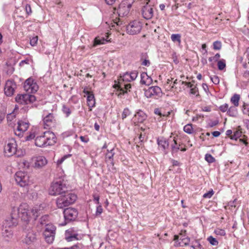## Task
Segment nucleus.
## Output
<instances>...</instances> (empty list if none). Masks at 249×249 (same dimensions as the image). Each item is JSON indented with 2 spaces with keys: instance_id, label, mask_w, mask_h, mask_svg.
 Listing matches in <instances>:
<instances>
[{
  "instance_id": "obj_10",
  "label": "nucleus",
  "mask_w": 249,
  "mask_h": 249,
  "mask_svg": "<svg viewBox=\"0 0 249 249\" xmlns=\"http://www.w3.org/2000/svg\"><path fill=\"white\" fill-rule=\"evenodd\" d=\"M16 101L20 104H28L34 102L36 100V97L31 94H18L16 98Z\"/></svg>"
},
{
  "instance_id": "obj_36",
  "label": "nucleus",
  "mask_w": 249,
  "mask_h": 249,
  "mask_svg": "<svg viewBox=\"0 0 249 249\" xmlns=\"http://www.w3.org/2000/svg\"><path fill=\"white\" fill-rule=\"evenodd\" d=\"M227 113L229 115L232 117H235L236 116L237 112V109L233 107H231L228 108Z\"/></svg>"
},
{
  "instance_id": "obj_35",
  "label": "nucleus",
  "mask_w": 249,
  "mask_h": 249,
  "mask_svg": "<svg viewBox=\"0 0 249 249\" xmlns=\"http://www.w3.org/2000/svg\"><path fill=\"white\" fill-rule=\"evenodd\" d=\"M171 39L174 42H178V44L181 43V35L180 34H172Z\"/></svg>"
},
{
  "instance_id": "obj_22",
  "label": "nucleus",
  "mask_w": 249,
  "mask_h": 249,
  "mask_svg": "<svg viewBox=\"0 0 249 249\" xmlns=\"http://www.w3.org/2000/svg\"><path fill=\"white\" fill-rule=\"evenodd\" d=\"M146 117L147 116L145 113L143 111L139 110L134 115L132 121L135 124L142 123L146 119Z\"/></svg>"
},
{
  "instance_id": "obj_13",
  "label": "nucleus",
  "mask_w": 249,
  "mask_h": 249,
  "mask_svg": "<svg viewBox=\"0 0 249 249\" xmlns=\"http://www.w3.org/2000/svg\"><path fill=\"white\" fill-rule=\"evenodd\" d=\"M24 89L28 93H35L37 90L38 87L32 78H29L24 82Z\"/></svg>"
},
{
  "instance_id": "obj_25",
  "label": "nucleus",
  "mask_w": 249,
  "mask_h": 249,
  "mask_svg": "<svg viewBox=\"0 0 249 249\" xmlns=\"http://www.w3.org/2000/svg\"><path fill=\"white\" fill-rule=\"evenodd\" d=\"M36 234L33 231H29L23 239L22 241L26 244L30 245L36 240Z\"/></svg>"
},
{
  "instance_id": "obj_2",
  "label": "nucleus",
  "mask_w": 249,
  "mask_h": 249,
  "mask_svg": "<svg viewBox=\"0 0 249 249\" xmlns=\"http://www.w3.org/2000/svg\"><path fill=\"white\" fill-rule=\"evenodd\" d=\"M77 198V196L75 194L67 191L56 198V206L59 209H63L73 204L76 200Z\"/></svg>"
},
{
  "instance_id": "obj_32",
  "label": "nucleus",
  "mask_w": 249,
  "mask_h": 249,
  "mask_svg": "<svg viewBox=\"0 0 249 249\" xmlns=\"http://www.w3.org/2000/svg\"><path fill=\"white\" fill-rule=\"evenodd\" d=\"M69 231H67L66 232V236L65 239L68 242H70L73 240H76L78 239L77 234H72L71 235H69Z\"/></svg>"
},
{
  "instance_id": "obj_48",
  "label": "nucleus",
  "mask_w": 249,
  "mask_h": 249,
  "mask_svg": "<svg viewBox=\"0 0 249 249\" xmlns=\"http://www.w3.org/2000/svg\"><path fill=\"white\" fill-rule=\"evenodd\" d=\"M220 57V54L217 53L214 56L209 57V61L210 62H212V61H214V62L217 61L218 62Z\"/></svg>"
},
{
  "instance_id": "obj_20",
  "label": "nucleus",
  "mask_w": 249,
  "mask_h": 249,
  "mask_svg": "<svg viewBox=\"0 0 249 249\" xmlns=\"http://www.w3.org/2000/svg\"><path fill=\"white\" fill-rule=\"evenodd\" d=\"M44 137L46 142V145H53L56 143V138L55 134L51 131H46L44 132Z\"/></svg>"
},
{
  "instance_id": "obj_24",
  "label": "nucleus",
  "mask_w": 249,
  "mask_h": 249,
  "mask_svg": "<svg viewBox=\"0 0 249 249\" xmlns=\"http://www.w3.org/2000/svg\"><path fill=\"white\" fill-rule=\"evenodd\" d=\"M83 92L87 96V104L89 107H92L94 106L95 104L94 96L93 93L87 90L85 88L83 90Z\"/></svg>"
},
{
  "instance_id": "obj_52",
  "label": "nucleus",
  "mask_w": 249,
  "mask_h": 249,
  "mask_svg": "<svg viewBox=\"0 0 249 249\" xmlns=\"http://www.w3.org/2000/svg\"><path fill=\"white\" fill-rule=\"evenodd\" d=\"M213 195V190L209 191L208 193H205L203 195V197L204 198H211Z\"/></svg>"
},
{
  "instance_id": "obj_8",
  "label": "nucleus",
  "mask_w": 249,
  "mask_h": 249,
  "mask_svg": "<svg viewBox=\"0 0 249 249\" xmlns=\"http://www.w3.org/2000/svg\"><path fill=\"white\" fill-rule=\"evenodd\" d=\"M56 228L52 224L46 225L43 234L46 241L49 244L52 243L54 239Z\"/></svg>"
},
{
  "instance_id": "obj_62",
  "label": "nucleus",
  "mask_w": 249,
  "mask_h": 249,
  "mask_svg": "<svg viewBox=\"0 0 249 249\" xmlns=\"http://www.w3.org/2000/svg\"><path fill=\"white\" fill-rule=\"evenodd\" d=\"M171 162H172L173 166H178L180 165V163L178 161L174 160H172Z\"/></svg>"
},
{
  "instance_id": "obj_34",
  "label": "nucleus",
  "mask_w": 249,
  "mask_h": 249,
  "mask_svg": "<svg viewBox=\"0 0 249 249\" xmlns=\"http://www.w3.org/2000/svg\"><path fill=\"white\" fill-rule=\"evenodd\" d=\"M240 99V95L235 94L231 99V102L235 107H238L239 105V101Z\"/></svg>"
},
{
  "instance_id": "obj_26",
  "label": "nucleus",
  "mask_w": 249,
  "mask_h": 249,
  "mask_svg": "<svg viewBox=\"0 0 249 249\" xmlns=\"http://www.w3.org/2000/svg\"><path fill=\"white\" fill-rule=\"evenodd\" d=\"M157 142L159 145V149L165 151L168 147L169 142L164 138H158Z\"/></svg>"
},
{
  "instance_id": "obj_49",
  "label": "nucleus",
  "mask_w": 249,
  "mask_h": 249,
  "mask_svg": "<svg viewBox=\"0 0 249 249\" xmlns=\"http://www.w3.org/2000/svg\"><path fill=\"white\" fill-rule=\"evenodd\" d=\"M130 114V111L129 110V109L127 108H124L123 112L122 115V119H124V118H125L127 116H128Z\"/></svg>"
},
{
  "instance_id": "obj_9",
  "label": "nucleus",
  "mask_w": 249,
  "mask_h": 249,
  "mask_svg": "<svg viewBox=\"0 0 249 249\" xmlns=\"http://www.w3.org/2000/svg\"><path fill=\"white\" fill-rule=\"evenodd\" d=\"M142 26V23L141 22L134 20L126 26L127 33L130 35L138 34L141 32Z\"/></svg>"
},
{
  "instance_id": "obj_28",
  "label": "nucleus",
  "mask_w": 249,
  "mask_h": 249,
  "mask_svg": "<svg viewBox=\"0 0 249 249\" xmlns=\"http://www.w3.org/2000/svg\"><path fill=\"white\" fill-rule=\"evenodd\" d=\"M113 148H111L110 149H107V152L106 155V161L109 163L112 166L114 165L113 157L114 155V153L113 152Z\"/></svg>"
},
{
  "instance_id": "obj_30",
  "label": "nucleus",
  "mask_w": 249,
  "mask_h": 249,
  "mask_svg": "<svg viewBox=\"0 0 249 249\" xmlns=\"http://www.w3.org/2000/svg\"><path fill=\"white\" fill-rule=\"evenodd\" d=\"M141 83L142 84L149 85L152 82V79L146 73L143 72L141 74Z\"/></svg>"
},
{
  "instance_id": "obj_46",
  "label": "nucleus",
  "mask_w": 249,
  "mask_h": 249,
  "mask_svg": "<svg viewBox=\"0 0 249 249\" xmlns=\"http://www.w3.org/2000/svg\"><path fill=\"white\" fill-rule=\"evenodd\" d=\"M210 78H211V81H212V82L213 84H214L215 85H217L219 83L220 80H219V77L217 76H216V75L211 76L210 77Z\"/></svg>"
},
{
  "instance_id": "obj_41",
  "label": "nucleus",
  "mask_w": 249,
  "mask_h": 249,
  "mask_svg": "<svg viewBox=\"0 0 249 249\" xmlns=\"http://www.w3.org/2000/svg\"><path fill=\"white\" fill-rule=\"evenodd\" d=\"M207 240L209 243L213 246H217L218 244V242L217 240L215 238H213L212 236H209L207 238Z\"/></svg>"
},
{
  "instance_id": "obj_55",
  "label": "nucleus",
  "mask_w": 249,
  "mask_h": 249,
  "mask_svg": "<svg viewBox=\"0 0 249 249\" xmlns=\"http://www.w3.org/2000/svg\"><path fill=\"white\" fill-rule=\"evenodd\" d=\"M16 117L15 114L14 113H11L10 114H8L7 116V119L8 121H11L13 120L14 118H15Z\"/></svg>"
},
{
  "instance_id": "obj_19",
  "label": "nucleus",
  "mask_w": 249,
  "mask_h": 249,
  "mask_svg": "<svg viewBox=\"0 0 249 249\" xmlns=\"http://www.w3.org/2000/svg\"><path fill=\"white\" fill-rule=\"evenodd\" d=\"M182 144L181 143L180 141H178L177 139L174 137L173 139L172 142L171 143V152L172 154L176 153L179 150L181 151L184 152L186 150L185 147H182Z\"/></svg>"
},
{
  "instance_id": "obj_43",
  "label": "nucleus",
  "mask_w": 249,
  "mask_h": 249,
  "mask_svg": "<svg viewBox=\"0 0 249 249\" xmlns=\"http://www.w3.org/2000/svg\"><path fill=\"white\" fill-rule=\"evenodd\" d=\"M205 159L209 163H213L215 161V159L211 154H207L205 155Z\"/></svg>"
},
{
  "instance_id": "obj_18",
  "label": "nucleus",
  "mask_w": 249,
  "mask_h": 249,
  "mask_svg": "<svg viewBox=\"0 0 249 249\" xmlns=\"http://www.w3.org/2000/svg\"><path fill=\"white\" fill-rule=\"evenodd\" d=\"M44 128L48 129L53 126L55 123V119L53 113H49L44 116L43 120Z\"/></svg>"
},
{
  "instance_id": "obj_64",
  "label": "nucleus",
  "mask_w": 249,
  "mask_h": 249,
  "mask_svg": "<svg viewBox=\"0 0 249 249\" xmlns=\"http://www.w3.org/2000/svg\"><path fill=\"white\" fill-rule=\"evenodd\" d=\"M212 135L214 137H217L220 136V132L219 131H213V132H212Z\"/></svg>"
},
{
  "instance_id": "obj_5",
  "label": "nucleus",
  "mask_w": 249,
  "mask_h": 249,
  "mask_svg": "<svg viewBox=\"0 0 249 249\" xmlns=\"http://www.w3.org/2000/svg\"><path fill=\"white\" fill-rule=\"evenodd\" d=\"M11 220L9 217H8L5 220L2 225L1 234L6 240H8L13 236V231L11 227L17 225V224H13V221Z\"/></svg>"
},
{
  "instance_id": "obj_21",
  "label": "nucleus",
  "mask_w": 249,
  "mask_h": 249,
  "mask_svg": "<svg viewBox=\"0 0 249 249\" xmlns=\"http://www.w3.org/2000/svg\"><path fill=\"white\" fill-rule=\"evenodd\" d=\"M34 162V166L36 168H41L45 166L47 163L46 159L43 156H38L35 157L33 160Z\"/></svg>"
},
{
  "instance_id": "obj_14",
  "label": "nucleus",
  "mask_w": 249,
  "mask_h": 249,
  "mask_svg": "<svg viewBox=\"0 0 249 249\" xmlns=\"http://www.w3.org/2000/svg\"><path fill=\"white\" fill-rule=\"evenodd\" d=\"M29 126V124L28 122H24L21 120L18 121L17 127L15 129V134L19 137H21L24 132L27 131Z\"/></svg>"
},
{
  "instance_id": "obj_23",
  "label": "nucleus",
  "mask_w": 249,
  "mask_h": 249,
  "mask_svg": "<svg viewBox=\"0 0 249 249\" xmlns=\"http://www.w3.org/2000/svg\"><path fill=\"white\" fill-rule=\"evenodd\" d=\"M44 206L43 204L36 205L31 210V214L35 219H36L40 214L43 213Z\"/></svg>"
},
{
  "instance_id": "obj_11",
  "label": "nucleus",
  "mask_w": 249,
  "mask_h": 249,
  "mask_svg": "<svg viewBox=\"0 0 249 249\" xmlns=\"http://www.w3.org/2000/svg\"><path fill=\"white\" fill-rule=\"evenodd\" d=\"M145 95L147 98H154L160 97L162 95L161 89L158 86H152L145 91Z\"/></svg>"
},
{
  "instance_id": "obj_4",
  "label": "nucleus",
  "mask_w": 249,
  "mask_h": 249,
  "mask_svg": "<svg viewBox=\"0 0 249 249\" xmlns=\"http://www.w3.org/2000/svg\"><path fill=\"white\" fill-rule=\"evenodd\" d=\"M15 179L16 183L21 187H25L33 183L28 173L21 171L16 173Z\"/></svg>"
},
{
  "instance_id": "obj_59",
  "label": "nucleus",
  "mask_w": 249,
  "mask_h": 249,
  "mask_svg": "<svg viewBox=\"0 0 249 249\" xmlns=\"http://www.w3.org/2000/svg\"><path fill=\"white\" fill-rule=\"evenodd\" d=\"M150 64V62L149 60L147 59H144L142 63V65L145 66H149Z\"/></svg>"
},
{
  "instance_id": "obj_15",
  "label": "nucleus",
  "mask_w": 249,
  "mask_h": 249,
  "mask_svg": "<svg viewBox=\"0 0 249 249\" xmlns=\"http://www.w3.org/2000/svg\"><path fill=\"white\" fill-rule=\"evenodd\" d=\"M16 88L17 85L13 80H7L5 83L4 89L5 94L7 96H11L13 95Z\"/></svg>"
},
{
  "instance_id": "obj_33",
  "label": "nucleus",
  "mask_w": 249,
  "mask_h": 249,
  "mask_svg": "<svg viewBox=\"0 0 249 249\" xmlns=\"http://www.w3.org/2000/svg\"><path fill=\"white\" fill-rule=\"evenodd\" d=\"M131 81L130 75L128 72H126L118 79V82H123V83H125V82H130Z\"/></svg>"
},
{
  "instance_id": "obj_37",
  "label": "nucleus",
  "mask_w": 249,
  "mask_h": 249,
  "mask_svg": "<svg viewBox=\"0 0 249 249\" xmlns=\"http://www.w3.org/2000/svg\"><path fill=\"white\" fill-rule=\"evenodd\" d=\"M242 135V131L240 129L235 130L233 132V134L231 136V139L232 140H237Z\"/></svg>"
},
{
  "instance_id": "obj_63",
  "label": "nucleus",
  "mask_w": 249,
  "mask_h": 249,
  "mask_svg": "<svg viewBox=\"0 0 249 249\" xmlns=\"http://www.w3.org/2000/svg\"><path fill=\"white\" fill-rule=\"evenodd\" d=\"M80 139L81 141L84 142H88L89 141V139L88 138L82 136L80 137Z\"/></svg>"
},
{
  "instance_id": "obj_17",
  "label": "nucleus",
  "mask_w": 249,
  "mask_h": 249,
  "mask_svg": "<svg viewBox=\"0 0 249 249\" xmlns=\"http://www.w3.org/2000/svg\"><path fill=\"white\" fill-rule=\"evenodd\" d=\"M116 88H118V90L119 91L118 96L122 97V95H124L127 93V91H130V89L131 88V85L130 84H125L123 82H118V83L116 85Z\"/></svg>"
},
{
  "instance_id": "obj_27",
  "label": "nucleus",
  "mask_w": 249,
  "mask_h": 249,
  "mask_svg": "<svg viewBox=\"0 0 249 249\" xmlns=\"http://www.w3.org/2000/svg\"><path fill=\"white\" fill-rule=\"evenodd\" d=\"M106 38L104 37L97 36L94 39L93 47H95L97 45L104 44L106 42H110L109 40H107V38L108 37V35L106 36Z\"/></svg>"
},
{
  "instance_id": "obj_60",
  "label": "nucleus",
  "mask_w": 249,
  "mask_h": 249,
  "mask_svg": "<svg viewBox=\"0 0 249 249\" xmlns=\"http://www.w3.org/2000/svg\"><path fill=\"white\" fill-rule=\"evenodd\" d=\"M202 110L205 112H210L211 111V107L210 106H206L202 108Z\"/></svg>"
},
{
  "instance_id": "obj_6",
  "label": "nucleus",
  "mask_w": 249,
  "mask_h": 249,
  "mask_svg": "<svg viewBox=\"0 0 249 249\" xmlns=\"http://www.w3.org/2000/svg\"><path fill=\"white\" fill-rule=\"evenodd\" d=\"M17 150V144L14 139L8 140L4 147V153L6 156L11 157L16 154Z\"/></svg>"
},
{
  "instance_id": "obj_61",
  "label": "nucleus",
  "mask_w": 249,
  "mask_h": 249,
  "mask_svg": "<svg viewBox=\"0 0 249 249\" xmlns=\"http://www.w3.org/2000/svg\"><path fill=\"white\" fill-rule=\"evenodd\" d=\"M124 7H125V3L124 2L122 3L119 7V12L120 14H121L122 13V12L123 11L124 8Z\"/></svg>"
},
{
  "instance_id": "obj_16",
  "label": "nucleus",
  "mask_w": 249,
  "mask_h": 249,
  "mask_svg": "<svg viewBox=\"0 0 249 249\" xmlns=\"http://www.w3.org/2000/svg\"><path fill=\"white\" fill-rule=\"evenodd\" d=\"M63 214L66 220L71 221L76 219L78 215V212L76 209L68 208L64 210Z\"/></svg>"
},
{
  "instance_id": "obj_47",
  "label": "nucleus",
  "mask_w": 249,
  "mask_h": 249,
  "mask_svg": "<svg viewBox=\"0 0 249 249\" xmlns=\"http://www.w3.org/2000/svg\"><path fill=\"white\" fill-rule=\"evenodd\" d=\"M71 156V154H68L64 156L63 157H62L60 159L58 160L57 161V165H59L68 158H69Z\"/></svg>"
},
{
  "instance_id": "obj_42",
  "label": "nucleus",
  "mask_w": 249,
  "mask_h": 249,
  "mask_svg": "<svg viewBox=\"0 0 249 249\" xmlns=\"http://www.w3.org/2000/svg\"><path fill=\"white\" fill-rule=\"evenodd\" d=\"M222 44L220 41H216L213 43V48L215 50H219L221 49Z\"/></svg>"
},
{
  "instance_id": "obj_56",
  "label": "nucleus",
  "mask_w": 249,
  "mask_h": 249,
  "mask_svg": "<svg viewBox=\"0 0 249 249\" xmlns=\"http://www.w3.org/2000/svg\"><path fill=\"white\" fill-rule=\"evenodd\" d=\"M25 11L27 15H30L32 13V9L30 5L26 4L25 6Z\"/></svg>"
},
{
  "instance_id": "obj_58",
  "label": "nucleus",
  "mask_w": 249,
  "mask_h": 249,
  "mask_svg": "<svg viewBox=\"0 0 249 249\" xmlns=\"http://www.w3.org/2000/svg\"><path fill=\"white\" fill-rule=\"evenodd\" d=\"M48 218V216L47 215H45L42 216L40 219V223L41 224H45V221L46 220H47Z\"/></svg>"
},
{
  "instance_id": "obj_31",
  "label": "nucleus",
  "mask_w": 249,
  "mask_h": 249,
  "mask_svg": "<svg viewBox=\"0 0 249 249\" xmlns=\"http://www.w3.org/2000/svg\"><path fill=\"white\" fill-rule=\"evenodd\" d=\"M179 82H181L182 84H185L187 86V87L190 88V92L192 94H196L198 92V89L196 87V86L192 84L190 82H187L184 81H179Z\"/></svg>"
},
{
  "instance_id": "obj_45",
  "label": "nucleus",
  "mask_w": 249,
  "mask_h": 249,
  "mask_svg": "<svg viewBox=\"0 0 249 249\" xmlns=\"http://www.w3.org/2000/svg\"><path fill=\"white\" fill-rule=\"evenodd\" d=\"M214 233L217 235H220V236H224L225 235V231L224 230L220 229H216L214 230Z\"/></svg>"
},
{
  "instance_id": "obj_57",
  "label": "nucleus",
  "mask_w": 249,
  "mask_h": 249,
  "mask_svg": "<svg viewBox=\"0 0 249 249\" xmlns=\"http://www.w3.org/2000/svg\"><path fill=\"white\" fill-rule=\"evenodd\" d=\"M103 212V209L101 206H99L96 209V215H100Z\"/></svg>"
},
{
  "instance_id": "obj_40",
  "label": "nucleus",
  "mask_w": 249,
  "mask_h": 249,
  "mask_svg": "<svg viewBox=\"0 0 249 249\" xmlns=\"http://www.w3.org/2000/svg\"><path fill=\"white\" fill-rule=\"evenodd\" d=\"M62 111L66 114L67 117H69L71 113V111L69 107L66 105H63L62 107Z\"/></svg>"
},
{
  "instance_id": "obj_51",
  "label": "nucleus",
  "mask_w": 249,
  "mask_h": 249,
  "mask_svg": "<svg viewBox=\"0 0 249 249\" xmlns=\"http://www.w3.org/2000/svg\"><path fill=\"white\" fill-rule=\"evenodd\" d=\"M228 108H229V105L227 104H225L222 105L219 107L220 110L223 112L228 111Z\"/></svg>"
},
{
  "instance_id": "obj_12",
  "label": "nucleus",
  "mask_w": 249,
  "mask_h": 249,
  "mask_svg": "<svg viewBox=\"0 0 249 249\" xmlns=\"http://www.w3.org/2000/svg\"><path fill=\"white\" fill-rule=\"evenodd\" d=\"M150 0H146V4L144 5L141 10L142 14L144 18L146 19H150L152 18L154 15V10L151 5L148 3Z\"/></svg>"
},
{
  "instance_id": "obj_50",
  "label": "nucleus",
  "mask_w": 249,
  "mask_h": 249,
  "mask_svg": "<svg viewBox=\"0 0 249 249\" xmlns=\"http://www.w3.org/2000/svg\"><path fill=\"white\" fill-rule=\"evenodd\" d=\"M38 41V36H35L30 39V44L32 46H35L36 45Z\"/></svg>"
},
{
  "instance_id": "obj_53",
  "label": "nucleus",
  "mask_w": 249,
  "mask_h": 249,
  "mask_svg": "<svg viewBox=\"0 0 249 249\" xmlns=\"http://www.w3.org/2000/svg\"><path fill=\"white\" fill-rule=\"evenodd\" d=\"M129 73L130 75V79H131V81H133L137 78L138 72L137 71H134Z\"/></svg>"
},
{
  "instance_id": "obj_38",
  "label": "nucleus",
  "mask_w": 249,
  "mask_h": 249,
  "mask_svg": "<svg viewBox=\"0 0 249 249\" xmlns=\"http://www.w3.org/2000/svg\"><path fill=\"white\" fill-rule=\"evenodd\" d=\"M217 66L219 70H223L226 67V61L224 59H221L217 62Z\"/></svg>"
},
{
  "instance_id": "obj_1",
  "label": "nucleus",
  "mask_w": 249,
  "mask_h": 249,
  "mask_svg": "<svg viewBox=\"0 0 249 249\" xmlns=\"http://www.w3.org/2000/svg\"><path fill=\"white\" fill-rule=\"evenodd\" d=\"M9 217L13 221V224H18V220L20 217L24 221H29L31 217V210L28 209L26 204H21L18 207H14L12 209Z\"/></svg>"
},
{
  "instance_id": "obj_29",
  "label": "nucleus",
  "mask_w": 249,
  "mask_h": 249,
  "mask_svg": "<svg viewBox=\"0 0 249 249\" xmlns=\"http://www.w3.org/2000/svg\"><path fill=\"white\" fill-rule=\"evenodd\" d=\"M35 144L38 147H46V142L44 137V133L43 135L37 137L35 140Z\"/></svg>"
},
{
  "instance_id": "obj_54",
  "label": "nucleus",
  "mask_w": 249,
  "mask_h": 249,
  "mask_svg": "<svg viewBox=\"0 0 249 249\" xmlns=\"http://www.w3.org/2000/svg\"><path fill=\"white\" fill-rule=\"evenodd\" d=\"M35 137V134L34 132H30V134L26 137V140L29 141L33 139Z\"/></svg>"
},
{
  "instance_id": "obj_44",
  "label": "nucleus",
  "mask_w": 249,
  "mask_h": 249,
  "mask_svg": "<svg viewBox=\"0 0 249 249\" xmlns=\"http://www.w3.org/2000/svg\"><path fill=\"white\" fill-rule=\"evenodd\" d=\"M171 82V80H170L169 79H168L167 80V83H166V86H168L169 87V89H168V90H172V89L174 88V86H175V84H177L178 83V80L176 79L174 82V84L172 86H171L170 84V82Z\"/></svg>"
},
{
  "instance_id": "obj_7",
  "label": "nucleus",
  "mask_w": 249,
  "mask_h": 249,
  "mask_svg": "<svg viewBox=\"0 0 249 249\" xmlns=\"http://www.w3.org/2000/svg\"><path fill=\"white\" fill-rule=\"evenodd\" d=\"M186 231H181L179 235H175L174 240L175 241V246H184L189 245L190 241V238L186 235Z\"/></svg>"
},
{
  "instance_id": "obj_39",
  "label": "nucleus",
  "mask_w": 249,
  "mask_h": 249,
  "mask_svg": "<svg viewBox=\"0 0 249 249\" xmlns=\"http://www.w3.org/2000/svg\"><path fill=\"white\" fill-rule=\"evenodd\" d=\"M183 130L185 132L188 134H191L194 131L192 124H187L185 125L184 126Z\"/></svg>"
},
{
  "instance_id": "obj_3",
  "label": "nucleus",
  "mask_w": 249,
  "mask_h": 249,
  "mask_svg": "<svg viewBox=\"0 0 249 249\" xmlns=\"http://www.w3.org/2000/svg\"><path fill=\"white\" fill-rule=\"evenodd\" d=\"M68 191L64 180L59 179L53 181L49 189V195L53 196H60Z\"/></svg>"
}]
</instances>
